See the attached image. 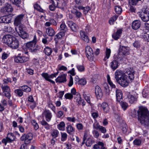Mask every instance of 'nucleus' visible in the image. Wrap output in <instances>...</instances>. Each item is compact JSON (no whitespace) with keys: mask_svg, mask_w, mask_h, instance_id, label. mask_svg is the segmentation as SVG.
<instances>
[{"mask_svg":"<svg viewBox=\"0 0 149 149\" xmlns=\"http://www.w3.org/2000/svg\"><path fill=\"white\" fill-rule=\"evenodd\" d=\"M138 119L140 123L146 128L149 125V111L145 107H139L137 111Z\"/></svg>","mask_w":149,"mask_h":149,"instance_id":"nucleus-1","label":"nucleus"},{"mask_svg":"<svg viewBox=\"0 0 149 149\" xmlns=\"http://www.w3.org/2000/svg\"><path fill=\"white\" fill-rule=\"evenodd\" d=\"M134 70L131 68L127 69L125 72L121 70H117L115 73V77L117 81L126 74H128V78L131 81L134 78Z\"/></svg>","mask_w":149,"mask_h":149,"instance_id":"nucleus-2","label":"nucleus"},{"mask_svg":"<svg viewBox=\"0 0 149 149\" xmlns=\"http://www.w3.org/2000/svg\"><path fill=\"white\" fill-rule=\"evenodd\" d=\"M138 14L143 22H147L149 21V8L146 6H144L141 11L139 12Z\"/></svg>","mask_w":149,"mask_h":149,"instance_id":"nucleus-3","label":"nucleus"},{"mask_svg":"<svg viewBox=\"0 0 149 149\" xmlns=\"http://www.w3.org/2000/svg\"><path fill=\"white\" fill-rule=\"evenodd\" d=\"M37 42L36 36V35H34L33 40L26 43V46L31 52H36L37 51L38 49L36 46Z\"/></svg>","mask_w":149,"mask_h":149,"instance_id":"nucleus-4","label":"nucleus"},{"mask_svg":"<svg viewBox=\"0 0 149 149\" xmlns=\"http://www.w3.org/2000/svg\"><path fill=\"white\" fill-rule=\"evenodd\" d=\"M71 93L74 95V101L76 102L77 105H81L82 100L81 99V95L80 93L78 92H77L76 90L74 88H73L71 89Z\"/></svg>","mask_w":149,"mask_h":149,"instance_id":"nucleus-5","label":"nucleus"},{"mask_svg":"<svg viewBox=\"0 0 149 149\" xmlns=\"http://www.w3.org/2000/svg\"><path fill=\"white\" fill-rule=\"evenodd\" d=\"M19 47V43L17 39L10 35V47L13 49H17Z\"/></svg>","mask_w":149,"mask_h":149,"instance_id":"nucleus-6","label":"nucleus"},{"mask_svg":"<svg viewBox=\"0 0 149 149\" xmlns=\"http://www.w3.org/2000/svg\"><path fill=\"white\" fill-rule=\"evenodd\" d=\"M129 79L128 75L126 74L124 77L119 79L117 82L121 86L126 87L128 86L129 83Z\"/></svg>","mask_w":149,"mask_h":149,"instance_id":"nucleus-7","label":"nucleus"},{"mask_svg":"<svg viewBox=\"0 0 149 149\" xmlns=\"http://www.w3.org/2000/svg\"><path fill=\"white\" fill-rule=\"evenodd\" d=\"M86 53L88 59L90 61H92L94 58V53L92 49L89 46L86 47Z\"/></svg>","mask_w":149,"mask_h":149,"instance_id":"nucleus-8","label":"nucleus"},{"mask_svg":"<svg viewBox=\"0 0 149 149\" xmlns=\"http://www.w3.org/2000/svg\"><path fill=\"white\" fill-rule=\"evenodd\" d=\"M33 138L32 134L31 133H29L27 134H24L20 137V140L24 141L25 144L30 143V141Z\"/></svg>","mask_w":149,"mask_h":149,"instance_id":"nucleus-9","label":"nucleus"},{"mask_svg":"<svg viewBox=\"0 0 149 149\" xmlns=\"http://www.w3.org/2000/svg\"><path fill=\"white\" fill-rule=\"evenodd\" d=\"M26 18L25 14H21L17 15L15 18L14 24L17 26L23 22Z\"/></svg>","mask_w":149,"mask_h":149,"instance_id":"nucleus-10","label":"nucleus"},{"mask_svg":"<svg viewBox=\"0 0 149 149\" xmlns=\"http://www.w3.org/2000/svg\"><path fill=\"white\" fill-rule=\"evenodd\" d=\"M67 75L65 74H63L58 76L55 79L56 83H64L67 81L66 79Z\"/></svg>","mask_w":149,"mask_h":149,"instance_id":"nucleus-11","label":"nucleus"},{"mask_svg":"<svg viewBox=\"0 0 149 149\" xmlns=\"http://www.w3.org/2000/svg\"><path fill=\"white\" fill-rule=\"evenodd\" d=\"M123 29H118L116 32L112 35V37L115 40H117L120 38L122 33Z\"/></svg>","mask_w":149,"mask_h":149,"instance_id":"nucleus-12","label":"nucleus"},{"mask_svg":"<svg viewBox=\"0 0 149 149\" xmlns=\"http://www.w3.org/2000/svg\"><path fill=\"white\" fill-rule=\"evenodd\" d=\"M129 48L127 47L122 46L120 47L119 49V52L122 53L124 55H127L129 54Z\"/></svg>","mask_w":149,"mask_h":149,"instance_id":"nucleus-13","label":"nucleus"},{"mask_svg":"<svg viewBox=\"0 0 149 149\" xmlns=\"http://www.w3.org/2000/svg\"><path fill=\"white\" fill-rule=\"evenodd\" d=\"M1 88L4 93L5 95L8 98H9V87L6 85H2Z\"/></svg>","mask_w":149,"mask_h":149,"instance_id":"nucleus-14","label":"nucleus"},{"mask_svg":"<svg viewBox=\"0 0 149 149\" xmlns=\"http://www.w3.org/2000/svg\"><path fill=\"white\" fill-rule=\"evenodd\" d=\"M141 25V23L139 20H135L132 23V28L134 30H136L139 28Z\"/></svg>","mask_w":149,"mask_h":149,"instance_id":"nucleus-15","label":"nucleus"},{"mask_svg":"<svg viewBox=\"0 0 149 149\" xmlns=\"http://www.w3.org/2000/svg\"><path fill=\"white\" fill-rule=\"evenodd\" d=\"M95 93L97 98H100L102 96L103 94L101 89L98 86L95 87Z\"/></svg>","mask_w":149,"mask_h":149,"instance_id":"nucleus-16","label":"nucleus"},{"mask_svg":"<svg viewBox=\"0 0 149 149\" xmlns=\"http://www.w3.org/2000/svg\"><path fill=\"white\" fill-rule=\"evenodd\" d=\"M57 25V23L56 21L53 18H50L48 21L46 22L45 24V26H46L49 27L51 25L54 26H56Z\"/></svg>","mask_w":149,"mask_h":149,"instance_id":"nucleus-17","label":"nucleus"},{"mask_svg":"<svg viewBox=\"0 0 149 149\" xmlns=\"http://www.w3.org/2000/svg\"><path fill=\"white\" fill-rule=\"evenodd\" d=\"M66 131L70 134L72 135L74 133V128L69 123H68L66 127Z\"/></svg>","mask_w":149,"mask_h":149,"instance_id":"nucleus-18","label":"nucleus"},{"mask_svg":"<svg viewBox=\"0 0 149 149\" xmlns=\"http://www.w3.org/2000/svg\"><path fill=\"white\" fill-rule=\"evenodd\" d=\"M67 24L71 29L74 31H76L77 28V26L76 24L72 21H68Z\"/></svg>","mask_w":149,"mask_h":149,"instance_id":"nucleus-19","label":"nucleus"},{"mask_svg":"<svg viewBox=\"0 0 149 149\" xmlns=\"http://www.w3.org/2000/svg\"><path fill=\"white\" fill-rule=\"evenodd\" d=\"M76 8H78L79 10H83V13L84 14L86 15L88 12V11L91 10V8L88 6H87L84 7L81 6H75Z\"/></svg>","mask_w":149,"mask_h":149,"instance_id":"nucleus-20","label":"nucleus"},{"mask_svg":"<svg viewBox=\"0 0 149 149\" xmlns=\"http://www.w3.org/2000/svg\"><path fill=\"white\" fill-rule=\"evenodd\" d=\"M80 35L81 39L86 42H88L89 39L88 36L85 34V32L81 30L80 32Z\"/></svg>","mask_w":149,"mask_h":149,"instance_id":"nucleus-21","label":"nucleus"},{"mask_svg":"<svg viewBox=\"0 0 149 149\" xmlns=\"http://www.w3.org/2000/svg\"><path fill=\"white\" fill-rule=\"evenodd\" d=\"M116 95L117 100L118 102H120L122 98V93L121 91L120 90L116 89Z\"/></svg>","mask_w":149,"mask_h":149,"instance_id":"nucleus-22","label":"nucleus"},{"mask_svg":"<svg viewBox=\"0 0 149 149\" xmlns=\"http://www.w3.org/2000/svg\"><path fill=\"white\" fill-rule=\"evenodd\" d=\"M42 76L46 81H49L52 84H54L55 82L49 79V75L47 73H43L41 74Z\"/></svg>","mask_w":149,"mask_h":149,"instance_id":"nucleus-23","label":"nucleus"},{"mask_svg":"<svg viewBox=\"0 0 149 149\" xmlns=\"http://www.w3.org/2000/svg\"><path fill=\"white\" fill-rule=\"evenodd\" d=\"M9 15L0 17V23L8 24L9 23Z\"/></svg>","mask_w":149,"mask_h":149,"instance_id":"nucleus-24","label":"nucleus"},{"mask_svg":"<svg viewBox=\"0 0 149 149\" xmlns=\"http://www.w3.org/2000/svg\"><path fill=\"white\" fill-rule=\"evenodd\" d=\"M118 66V63L117 61L114 60L110 63V67L112 70H115Z\"/></svg>","mask_w":149,"mask_h":149,"instance_id":"nucleus-25","label":"nucleus"},{"mask_svg":"<svg viewBox=\"0 0 149 149\" xmlns=\"http://www.w3.org/2000/svg\"><path fill=\"white\" fill-rule=\"evenodd\" d=\"M2 41L6 45H7L8 46H9V34H7L4 35L2 38Z\"/></svg>","mask_w":149,"mask_h":149,"instance_id":"nucleus-26","label":"nucleus"},{"mask_svg":"<svg viewBox=\"0 0 149 149\" xmlns=\"http://www.w3.org/2000/svg\"><path fill=\"white\" fill-rule=\"evenodd\" d=\"M59 3L58 7H59L62 9H64L66 6L67 2L64 0H58Z\"/></svg>","mask_w":149,"mask_h":149,"instance_id":"nucleus-27","label":"nucleus"},{"mask_svg":"<svg viewBox=\"0 0 149 149\" xmlns=\"http://www.w3.org/2000/svg\"><path fill=\"white\" fill-rule=\"evenodd\" d=\"M60 28L61 32H63V33H64L67 31V27L64 21H62V23L60 25Z\"/></svg>","mask_w":149,"mask_h":149,"instance_id":"nucleus-28","label":"nucleus"},{"mask_svg":"<svg viewBox=\"0 0 149 149\" xmlns=\"http://www.w3.org/2000/svg\"><path fill=\"white\" fill-rule=\"evenodd\" d=\"M44 114L46 120L48 122H49L51 120L52 116L51 113L48 111H45L44 112Z\"/></svg>","mask_w":149,"mask_h":149,"instance_id":"nucleus-29","label":"nucleus"},{"mask_svg":"<svg viewBox=\"0 0 149 149\" xmlns=\"http://www.w3.org/2000/svg\"><path fill=\"white\" fill-rule=\"evenodd\" d=\"M46 32L47 34L50 36H53L55 32L54 29L51 27H49L47 29Z\"/></svg>","mask_w":149,"mask_h":149,"instance_id":"nucleus-30","label":"nucleus"},{"mask_svg":"<svg viewBox=\"0 0 149 149\" xmlns=\"http://www.w3.org/2000/svg\"><path fill=\"white\" fill-rule=\"evenodd\" d=\"M101 107L103 108L104 111L107 113L108 112L109 109V107L107 103L105 102L102 103Z\"/></svg>","mask_w":149,"mask_h":149,"instance_id":"nucleus-31","label":"nucleus"},{"mask_svg":"<svg viewBox=\"0 0 149 149\" xmlns=\"http://www.w3.org/2000/svg\"><path fill=\"white\" fill-rule=\"evenodd\" d=\"M71 12L72 13L75 14L76 17L78 18H79L82 16V14L81 12L75 9H73L71 11Z\"/></svg>","mask_w":149,"mask_h":149,"instance_id":"nucleus-32","label":"nucleus"},{"mask_svg":"<svg viewBox=\"0 0 149 149\" xmlns=\"http://www.w3.org/2000/svg\"><path fill=\"white\" fill-rule=\"evenodd\" d=\"M127 97L128 100L130 104L134 103L136 100V98L134 96L132 95H129Z\"/></svg>","mask_w":149,"mask_h":149,"instance_id":"nucleus-33","label":"nucleus"},{"mask_svg":"<svg viewBox=\"0 0 149 149\" xmlns=\"http://www.w3.org/2000/svg\"><path fill=\"white\" fill-rule=\"evenodd\" d=\"M41 125L44 127L47 130L50 129V125L45 120H42L41 122Z\"/></svg>","mask_w":149,"mask_h":149,"instance_id":"nucleus-34","label":"nucleus"},{"mask_svg":"<svg viewBox=\"0 0 149 149\" xmlns=\"http://www.w3.org/2000/svg\"><path fill=\"white\" fill-rule=\"evenodd\" d=\"M44 52L47 56H49L52 52V50L51 48L47 47L45 48Z\"/></svg>","mask_w":149,"mask_h":149,"instance_id":"nucleus-35","label":"nucleus"},{"mask_svg":"<svg viewBox=\"0 0 149 149\" xmlns=\"http://www.w3.org/2000/svg\"><path fill=\"white\" fill-rule=\"evenodd\" d=\"M18 34L19 36L23 39H25L28 37V34L24 31H22V32H18Z\"/></svg>","mask_w":149,"mask_h":149,"instance_id":"nucleus-36","label":"nucleus"},{"mask_svg":"<svg viewBox=\"0 0 149 149\" xmlns=\"http://www.w3.org/2000/svg\"><path fill=\"white\" fill-rule=\"evenodd\" d=\"M111 53V50L110 49L106 48L105 52V56L104 59V61H106L107 59L109 58L110 56Z\"/></svg>","mask_w":149,"mask_h":149,"instance_id":"nucleus-37","label":"nucleus"},{"mask_svg":"<svg viewBox=\"0 0 149 149\" xmlns=\"http://www.w3.org/2000/svg\"><path fill=\"white\" fill-rule=\"evenodd\" d=\"M58 128L61 131L65 130V124L63 122H61L60 124L57 125Z\"/></svg>","mask_w":149,"mask_h":149,"instance_id":"nucleus-38","label":"nucleus"},{"mask_svg":"<svg viewBox=\"0 0 149 149\" xmlns=\"http://www.w3.org/2000/svg\"><path fill=\"white\" fill-rule=\"evenodd\" d=\"M6 4L7 5L6 6L4 7H3L1 9V12L4 13L7 12L8 13H9V4L8 3Z\"/></svg>","mask_w":149,"mask_h":149,"instance_id":"nucleus-39","label":"nucleus"},{"mask_svg":"<svg viewBox=\"0 0 149 149\" xmlns=\"http://www.w3.org/2000/svg\"><path fill=\"white\" fill-rule=\"evenodd\" d=\"M52 40V38L51 37L49 38L48 37L43 38L42 39V42L43 43L45 44H47Z\"/></svg>","mask_w":149,"mask_h":149,"instance_id":"nucleus-40","label":"nucleus"},{"mask_svg":"<svg viewBox=\"0 0 149 149\" xmlns=\"http://www.w3.org/2000/svg\"><path fill=\"white\" fill-rule=\"evenodd\" d=\"M107 81L109 84L110 85V86L111 87V88H116V86L113 83V82L111 81L110 76L109 75H107Z\"/></svg>","mask_w":149,"mask_h":149,"instance_id":"nucleus-41","label":"nucleus"},{"mask_svg":"<svg viewBox=\"0 0 149 149\" xmlns=\"http://www.w3.org/2000/svg\"><path fill=\"white\" fill-rule=\"evenodd\" d=\"M59 132L57 130L53 129L52 130L51 135L54 138H56L58 136Z\"/></svg>","mask_w":149,"mask_h":149,"instance_id":"nucleus-42","label":"nucleus"},{"mask_svg":"<svg viewBox=\"0 0 149 149\" xmlns=\"http://www.w3.org/2000/svg\"><path fill=\"white\" fill-rule=\"evenodd\" d=\"M119 102L122 108L124 110H125L128 107V104L126 102L122 101Z\"/></svg>","mask_w":149,"mask_h":149,"instance_id":"nucleus-43","label":"nucleus"},{"mask_svg":"<svg viewBox=\"0 0 149 149\" xmlns=\"http://www.w3.org/2000/svg\"><path fill=\"white\" fill-rule=\"evenodd\" d=\"M142 36L144 40L149 42V30H147Z\"/></svg>","mask_w":149,"mask_h":149,"instance_id":"nucleus-44","label":"nucleus"},{"mask_svg":"<svg viewBox=\"0 0 149 149\" xmlns=\"http://www.w3.org/2000/svg\"><path fill=\"white\" fill-rule=\"evenodd\" d=\"M21 88L24 92H29L31 91V89L30 88L27 86H21Z\"/></svg>","mask_w":149,"mask_h":149,"instance_id":"nucleus-45","label":"nucleus"},{"mask_svg":"<svg viewBox=\"0 0 149 149\" xmlns=\"http://www.w3.org/2000/svg\"><path fill=\"white\" fill-rule=\"evenodd\" d=\"M73 95H74L71 93H68L65 94L64 95V97L66 99L71 100L73 98Z\"/></svg>","mask_w":149,"mask_h":149,"instance_id":"nucleus-46","label":"nucleus"},{"mask_svg":"<svg viewBox=\"0 0 149 149\" xmlns=\"http://www.w3.org/2000/svg\"><path fill=\"white\" fill-rule=\"evenodd\" d=\"M61 141H64L66 140L68 135L65 132V133H62L61 132Z\"/></svg>","mask_w":149,"mask_h":149,"instance_id":"nucleus-47","label":"nucleus"},{"mask_svg":"<svg viewBox=\"0 0 149 149\" xmlns=\"http://www.w3.org/2000/svg\"><path fill=\"white\" fill-rule=\"evenodd\" d=\"M15 92L19 96L21 97L23 95V93L22 89H17L15 91Z\"/></svg>","mask_w":149,"mask_h":149,"instance_id":"nucleus-48","label":"nucleus"},{"mask_svg":"<svg viewBox=\"0 0 149 149\" xmlns=\"http://www.w3.org/2000/svg\"><path fill=\"white\" fill-rule=\"evenodd\" d=\"M34 8L37 10L38 11L41 12H43L44 10L42 9L40 5H39L38 4H35L34 5Z\"/></svg>","mask_w":149,"mask_h":149,"instance_id":"nucleus-49","label":"nucleus"},{"mask_svg":"<svg viewBox=\"0 0 149 149\" xmlns=\"http://www.w3.org/2000/svg\"><path fill=\"white\" fill-rule=\"evenodd\" d=\"M86 83L87 81L86 79L82 78L80 79L78 84L81 86H84L86 84Z\"/></svg>","mask_w":149,"mask_h":149,"instance_id":"nucleus-50","label":"nucleus"},{"mask_svg":"<svg viewBox=\"0 0 149 149\" xmlns=\"http://www.w3.org/2000/svg\"><path fill=\"white\" fill-rule=\"evenodd\" d=\"M114 9L116 13L118 14H120L122 11V8L119 6H115Z\"/></svg>","mask_w":149,"mask_h":149,"instance_id":"nucleus-51","label":"nucleus"},{"mask_svg":"<svg viewBox=\"0 0 149 149\" xmlns=\"http://www.w3.org/2000/svg\"><path fill=\"white\" fill-rule=\"evenodd\" d=\"M76 67L78 70L80 72H83L84 71L85 68L83 65H76Z\"/></svg>","mask_w":149,"mask_h":149,"instance_id":"nucleus-52","label":"nucleus"},{"mask_svg":"<svg viewBox=\"0 0 149 149\" xmlns=\"http://www.w3.org/2000/svg\"><path fill=\"white\" fill-rule=\"evenodd\" d=\"M118 17L114 15L109 20V23L111 25L113 24V22L116 21Z\"/></svg>","mask_w":149,"mask_h":149,"instance_id":"nucleus-53","label":"nucleus"},{"mask_svg":"<svg viewBox=\"0 0 149 149\" xmlns=\"http://www.w3.org/2000/svg\"><path fill=\"white\" fill-rule=\"evenodd\" d=\"M58 4H56V3L53 4L52 3V4L50 5L49 6V9L52 11H54L56 7H58Z\"/></svg>","mask_w":149,"mask_h":149,"instance_id":"nucleus-54","label":"nucleus"},{"mask_svg":"<svg viewBox=\"0 0 149 149\" xmlns=\"http://www.w3.org/2000/svg\"><path fill=\"white\" fill-rule=\"evenodd\" d=\"M32 124L34 127L35 129L37 130L39 128V126L38 124L36 122V120H33L31 122Z\"/></svg>","mask_w":149,"mask_h":149,"instance_id":"nucleus-55","label":"nucleus"},{"mask_svg":"<svg viewBox=\"0 0 149 149\" xmlns=\"http://www.w3.org/2000/svg\"><path fill=\"white\" fill-rule=\"evenodd\" d=\"M13 4L15 5L17 7L19 6V4L20 3V0H10Z\"/></svg>","mask_w":149,"mask_h":149,"instance_id":"nucleus-56","label":"nucleus"},{"mask_svg":"<svg viewBox=\"0 0 149 149\" xmlns=\"http://www.w3.org/2000/svg\"><path fill=\"white\" fill-rule=\"evenodd\" d=\"M141 143V141L139 139H135L133 141V143L137 146H140Z\"/></svg>","mask_w":149,"mask_h":149,"instance_id":"nucleus-57","label":"nucleus"},{"mask_svg":"<svg viewBox=\"0 0 149 149\" xmlns=\"http://www.w3.org/2000/svg\"><path fill=\"white\" fill-rule=\"evenodd\" d=\"M93 144L92 141L90 139H88L86 142V145L87 147H90Z\"/></svg>","mask_w":149,"mask_h":149,"instance_id":"nucleus-58","label":"nucleus"},{"mask_svg":"<svg viewBox=\"0 0 149 149\" xmlns=\"http://www.w3.org/2000/svg\"><path fill=\"white\" fill-rule=\"evenodd\" d=\"M101 126L100 125L97 123H95L93 125V128L96 130H99Z\"/></svg>","mask_w":149,"mask_h":149,"instance_id":"nucleus-59","label":"nucleus"},{"mask_svg":"<svg viewBox=\"0 0 149 149\" xmlns=\"http://www.w3.org/2000/svg\"><path fill=\"white\" fill-rule=\"evenodd\" d=\"M65 35V33H63V32H60V33H58L56 36L57 38L58 39H61L62 37L64 36Z\"/></svg>","mask_w":149,"mask_h":149,"instance_id":"nucleus-60","label":"nucleus"},{"mask_svg":"<svg viewBox=\"0 0 149 149\" xmlns=\"http://www.w3.org/2000/svg\"><path fill=\"white\" fill-rule=\"evenodd\" d=\"M15 61L17 63H22L21 56H18L14 58Z\"/></svg>","mask_w":149,"mask_h":149,"instance_id":"nucleus-61","label":"nucleus"},{"mask_svg":"<svg viewBox=\"0 0 149 149\" xmlns=\"http://www.w3.org/2000/svg\"><path fill=\"white\" fill-rule=\"evenodd\" d=\"M141 0H130L129 3L130 4L133 5H135L139 1Z\"/></svg>","mask_w":149,"mask_h":149,"instance_id":"nucleus-62","label":"nucleus"},{"mask_svg":"<svg viewBox=\"0 0 149 149\" xmlns=\"http://www.w3.org/2000/svg\"><path fill=\"white\" fill-rule=\"evenodd\" d=\"M92 132L94 135V136L95 138L97 139L99 137V134L98 131L95 130H94Z\"/></svg>","mask_w":149,"mask_h":149,"instance_id":"nucleus-63","label":"nucleus"},{"mask_svg":"<svg viewBox=\"0 0 149 149\" xmlns=\"http://www.w3.org/2000/svg\"><path fill=\"white\" fill-rule=\"evenodd\" d=\"M2 142L5 145H6L7 143L9 142V138L7 137L6 138L3 139L2 140Z\"/></svg>","mask_w":149,"mask_h":149,"instance_id":"nucleus-64","label":"nucleus"}]
</instances>
